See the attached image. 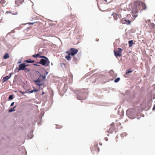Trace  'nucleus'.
Wrapping results in <instances>:
<instances>
[{
  "mask_svg": "<svg viewBox=\"0 0 155 155\" xmlns=\"http://www.w3.org/2000/svg\"><path fill=\"white\" fill-rule=\"evenodd\" d=\"M6 1L5 0H1L0 3L3 6V5L5 4Z\"/></svg>",
  "mask_w": 155,
  "mask_h": 155,
  "instance_id": "5701e85b",
  "label": "nucleus"
},
{
  "mask_svg": "<svg viewBox=\"0 0 155 155\" xmlns=\"http://www.w3.org/2000/svg\"><path fill=\"white\" fill-rule=\"evenodd\" d=\"M27 70V71H30L29 69H28L25 67V65L24 63H22L20 64L19 65V68L18 69V71L21 70Z\"/></svg>",
  "mask_w": 155,
  "mask_h": 155,
  "instance_id": "423d86ee",
  "label": "nucleus"
},
{
  "mask_svg": "<svg viewBox=\"0 0 155 155\" xmlns=\"http://www.w3.org/2000/svg\"><path fill=\"white\" fill-rule=\"evenodd\" d=\"M121 22L122 24H126L127 25H129L131 24L130 21L127 19H122L121 20Z\"/></svg>",
  "mask_w": 155,
  "mask_h": 155,
  "instance_id": "6e6552de",
  "label": "nucleus"
},
{
  "mask_svg": "<svg viewBox=\"0 0 155 155\" xmlns=\"http://www.w3.org/2000/svg\"><path fill=\"white\" fill-rule=\"evenodd\" d=\"M38 63L40 64L43 65L47 66L49 64L50 62L48 60H47L46 59L41 58L40 60V61L38 62Z\"/></svg>",
  "mask_w": 155,
  "mask_h": 155,
  "instance_id": "7ed1b4c3",
  "label": "nucleus"
},
{
  "mask_svg": "<svg viewBox=\"0 0 155 155\" xmlns=\"http://www.w3.org/2000/svg\"><path fill=\"white\" fill-rule=\"evenodd\" d=\"M76 59V58H74V60H75H75H76V59Z\"/></svg>",
  "mask_w": 155,
  "mask_h": 155,
  "instance_id": "72a5a7b5",
  "label": "nucleus"
},
{
  "mask_svg": "<svg viewBox=\"0 0 155 155\" xmlns=\"http://www.w3.org/2000/svg\"><path fill=\"white\" fill-rule=\"evenodd\" d=\"M28 66V65H25V67H26V66Z\"/></svg>",
  "mask_w": 155,
  "mask_h": 155,
  "instance_id": "e433bc0d",
  "label": "nucleus"
},
{
  "mask_svg": "<svg viewBox=\"0 0 155 155\" xmlns=\"http://www.w3.org/2000/svg\"><path fill=\"white\" fill-rule=\"evenodd\" d=\"M34 65L36 66H38V65L36 64H34Z\"/></svg>",
  "mask_w": 155,
  "mask_h": 155,
  "instance_id": "473e14b6",
  "label": "nucleus"
},
{
  "mask_svg": "<svg viewBox=\"0 0 155 155\" xmlns=\"http://www.w3.org/2000/svg\"><path fill=\"white\" fill-rule=\"evenodd\" d=\"M120 80V78H118L115 79L114 81L115 83H117Z\"/></svg>",
  "mask_w": 155,
  "mask_h": 155,
  "instance_id": "b1692460",
  "label": "nucleus"
},
{
  "mask_svg": "<svg viewBox=\"0 0 155 155\" xmlns=\"http://www.w3.org/2000/svg\"><path fill=\"white\" fill-rule=\"evenodd\" d=\"M38 91V90L36 89L35 90H32V91H25V92H23L21 91H20V93H21L22 94H24L26 93H32L36 91Z\"/></svg>",
  "mask_w": 155,
  "mask_h": 155,
  "instance_id": "f8f14e48",
  "label": "nucleus"
},
{
  "mask_svg": "<svg viewBox=\"0 0 155 155\" xmlns=\"http://www.w3.org/2000/svg\"><path fill=\"white\" fill-rule=\"evenodd\" d=\"M128 44L129 47H131L133 44V42L132 40L129 41H128Z\"/></svg>",
  "mask_w": 155,
  "mask_h": 155,
  "instance_id": "2eb2a0df",
  "label": "nucleus"
},
{
  "mask_svg": "<svg viewBox=\"0 0 155 155\" xmlns=\"http://www.w3.org/2000/svg\"><path fill=\"white\" fill-rule=\"evenodd\" d=\"M39 54H37L36 55H33V57H34V58H37V57H38V56H39Z\"/></svg>",
  "mask_w": 155,
  "mask_h": 155,
  "instance_id": "cd10ccee",
  "label": "nucleus"
},
{
  "mask_svg": "<svg viewBox=\"0 0 155 155\" xmlns=\"http://www.w3.org/2000/svg\"><path fill=\"white\" fill-rule=\"evenodd\" d=\"M110 127L107 132L109 133H112L115 130V124L114 123H112L110 125Z\"/></svg>",
  "mask_w": 155,
  "mask_h": 155,
  "instance_id": "0eeeda50",
  "label": "nucleus"
},
{
  "mask_svg": "<svg viewBox=\"0 0 155 155\" xmlns=\"http://www.w3.org/2000/svg\"><path fill=\"white\" fill-rule=\"evenodd\" d=\"M140 6L142 8L141 10L146 9L147 6L144 3L140 1H137L134 3L132 11V15L135 18L137 17L139 12L138 9H140Z\"/></svg>",
  "mask_w": 155,
  "mask_h": 155,
  "instance_id": "f257e3e1",
  "label": "nucleus"
},
{
  "mask_svg": "<svg viewBox=\"0 0 155 155\" xmlns=\"http://www.w3.org/2000/svg\"><path fill=\"white\" fill-rule=\"evenodd\" d=\"M118 51H115V50L114 51V53L115 56L116 57L118 56L120 57L121 56V53L122 51V50L121 48H118Z\"/></svg>",
  "mask_w": 155,
  "mask_h": 155,
  "instance_id": "20e7f679",
  "label": "nucleus"
},
{
  "mask_svg": "<svg viewBox=\"0 0 155 155\" xmlns=\"http://www.w3.org/2000/svg\"><path fill=\"white\" fill-rule=\"evenodd\" d=\"M77 98L78 100H84L85 99V97H83L82 96L79 95H77Z\"/></svg>",
  "mask_w": 155,
  "mask_h": 155,
  "instance_id": "4468645a",
  "label": "nucleus"
},
{
  "mask_svg": "<svg viewBox=\"0 0 155 155\" xmlns=\"http://www.w3.org/2000/svg\"><path fill=\"white\" fill-rule=\"evenodd\" d=\"M13 99V96L12 95H11L9 96L8 99L9 100H12Z\"/></svg>",
  "mask_w": 155,
  "mask_h": 155,
  "instance_id": "a878e982",
  "label": "nucleus"
},
{
  "mask_svg": "<svg viewBox=\"0 0 155 155\" xmlns=\"http://www.w3.org/2000/svg\"><path fill=\"white\" fill-rule=\"evenodd\" d=\"M6 13H11L13 15H16L18 14V13L17 12H15L14 13H12L11 11H7L6 12Z\"/></svg>",
  "mask_w": 155,
  "mask_h": 155,
  "instance_id": "dca6fc26",
  "label": "nucleus"
},
{
  "mask_svg": "<svg viewBox=\"0 0 155 155\" xmlns=\"http://www.w3.org/2000/svg\"><path fill=\"white\" fill-rule=\"evenodd\" d=\"M14 102H12V103H11V104L10 106H11V107L12 106L14 105Z\"/></svg>",
  "mask_w": 155,
  "mask_h": 155,
  "instance_id": "c756f323",
  "label": "nucleus"
},
{
  "mask_svg": "<svg viewBox=\"0 0 155 155\" xmlns=\"http://www.w3.org/2000/svg\"><path fill=\"white\" fill-rule=\"evenodd\" d=\"M113 71H112V70H111L110 71H109V73H113Z\"/></svg>",
  "mask_w": 155,
  "mask_h": 155,
  "instance_id": "7c9ffc66",
  "label": "nucleus"
},
{
  "mask_svg": "<svg viewBox=\"0 0 155 155\" xmlns=\"http://www.w3.org/2000/svg\"><path fill=\"white\" fill-rule=\"evenodd\" d=\"M71 54H69V55H66L65 57V58L68 60L69 61L71 60V57L70 56Z\"/></svg>",
  "mask_w": 155,
  "mask_h": 155,
  "instance_id": "f3484780",
  "label": "nucleus"
},
{
  "mask_svg": "<svg viewBox=\"0 0 155 155\" xmlns=\"http://www.w3.org/2000/svg\"><path fill=\"white\" fill-rule=\"evenodd\" d=\"M25 61L28 63H33L35 61L34 60H27Z\"/></svg>",
  "mask_w": 155,
  "mask_h": 155,
  "instance_id": "412c9836",
  "label": "nucleus"
},
{
  "mask_svg": "<svg viewBox=\"0 0 155 155\" xmlns=\"http://www.w3.org/2000/svg\"><path fill=\"white\" fill-rule=\"evenodd\" d=\"M104 0L105 1L107 2L106 0Z\"/></svg>",
  "mask_w": 155,
  "mask_h": 155,
  "instance_id": "58836bf2",
  "label": "nucleus"
},
{
  "mask_svg": "<svg viewBox=\"0 0 155 155\" xmlns=\"http://www.w3.org/2000/svg\"><path fill=\"white\" fill-rule=\"evenodd\" d=\"M155 109V105H154V107L153 108V110H154Z\"/></svg>",
  "mask_w": 155,
  "mask_h": 155,
  "instance_id": "2f4dec72",
  "label": "nucleus"
},
{
  "mask_svg": "<svg viewBox=\"0 0 155 155\" xmlns=\"http://www.w3.org/2000/svg\"><path fill=\"white\" fill-rule=\"evenodd\" d=\"M16 107V106H15L13 108H12L11 109L9 110L8 111L9 112H11L12 111H15V110L14 109V108Z\"/></svg>",
  "mask_w": 155,
  "mask_h": 155,
  "instance_id": "aec40b11",
  "label": "nucleus"
},
{
  "mask_svg": "<svg viewBox=\"0 0 155 155\" xmlns=\"http://www.w3.org/2000/svg\"><path fill=\"white\" fill-rule=\"evenodd\" d=\"M45 76H42L40 75L38 78L37 80H35L34 81L37 85L41 86V84H40V82L45 79Z\"/></svg>",
  "mask_w": 155,
  "mask_h": 155,
  "instance_id": "f03ea898",
  "label": "nucleus"
},
{
  "mask_svg": "<svg viewBox=\"0 0 155 155\" xmlns=\"http://www.w3.org/2000/svg\"><path fill=\"white\" fill-rule=\"evenodd\" d=\"M34 23H30V24H34Z\"/></svg>",
  "mask_w": 155,
  "mask_h": 155,
  "instance_id": "c9c22d12",
  "label": "nucleus"
},
{
  "mask_svg": "<svg viewBox=\"0 0 155 155\" xmlns=\"http://www.w3.org/2000/svg\"><path fill=\"white\" fill-rule=\"evenodd\" d=\"M36 23H38V24L39 23V22H36Z\"/></svg>",
  "mask_w": 155,
  "mask_h": 155,
  "instance_id": "4c0bfd02",
  "label": "nucleus"
},
{
  "mask_svg": "<svg viewBox=\"0 0 155 155\" xmlns=\"http://www.w3.org/2000/svg\"><path fill=\"white\" fill-rule=\"evenodd\" d=\"M112 15L113 16L114 19L116 20H117L118 18L119 17V15L116 13H113L112 14Z\"/></svg>",
  "mask_w": 155,
  "mask_h": 155,
  "instance_id": "ddd939ff",
  "label": "nucleus"
},
{
  "mask_svg": "<svg viewBox=\"0 0 155 155\" xmlns=\"http://www.w3.org/2000/svg\"><path fill=\"white\" fill-rule=\"evenodd\" d=\"M133 71L130 70V69H129L127 71L126 73V75H127L129 73L132 72Z\"/></svg>",
  "mask_w": 155,
  "mask_h": 155,
  "instance_id": "4be33fe9",
  "label": "nucleus"
},
{
  "mask_svg": "<svg viewBox=\"0 0 155 155\" xmlns=\"http://www.w3.org/2000/svg\"><path fill=\"white\" fill-rule=\"evenodd\" d=\"M24 0H16L15 2L16 6H19L23 2Z\"/></svg>",
  "mask_w": 155,
  "mask_h": 155,
  "instance_id": "9d476101",
  "label": "nucleus"
},
{
  "mask_svg": "<svg viewBox=\"0 0 155 155\" xmlns=\"http://www.w3.org/2000/svg\"><path fill=\"white\" fill-rule=\"evenodd\" d=\"M127 135V134L126 133H123L121 134V137H124V136H126Z\"/></svg>",
  "mask_w": 155,
  "mask_h": 155,
  "instance_id": "393cba45",
  "label": "nucleus"
},
{
  "mask_svg": "<svg viewBox=\"0 0 155 155\" xmlns=\"http://www.w3.org/2000/svg\"><path fill=\"white\" fill-rule=\"evenodd\" d=\"M66 53L68 54V55H69V54L70 53V50L69 51H67L66 52Z\"/></svg>",
  "mask_w": 155,
  "mask_h": 155,
  "instance_id": "c85d7f7f",
  "label": "nucleus"
},
{
  "mask_svg": "<svg viewBox=\"0 0 155 155\" xmlns=\"http://www.w3.org/2000/svg\"><path fill=\"white\" fill-rule=\"evenodd\" d=\"M149 26L153 29H154L155 27V25L153 23H150L149 24Z\"/></svg>",
  "mask_w": 155,
  "mask_h": 155,
  "instance_id": "a211bd4d",
  "label": "nucleus"
},
{
  "mask_svg": "<svg viewBox=\"0 0 155 155\" xmlns=\"http://www.w3.org/2000/svg\"><path fill=\"white\" fill-rule=\"evenodd\" d=\"M44 94V92H43L42 93V95H43Z\"/></svg>",
  "mask_w": 155,
  "mask_h": 155,
  "instance_id": "f704fd0d",
  "label": "nucleus"
},
{
  "mask_svg": "<svg viewBox=\"0 0 155 155\" xmlns=\"http://www.w3.org/2000/svg\"><path fill=\"white\" fill-rule=\"evenodd\" d=\"M70 54H71L72 56H74L78 53V50L75 48H72L70 49Z\"/></svg>",
  "mask_w": 155,
  "mask_h": 155,
  "instance_id": "39448f33",
  "label": "nucleus"
},
{
  "mask_svg": "<svg viewBox=\"0 0 155 155\" xmlns=\"http://www.w3.org/2000/svg\"><path fill=\"white\" fill-rule=\"evenodd\" d=\"M93 151L95 150L97 152H98L99 151V148L98 147V145L97 144H94V147L92 148V150H91L92 151Z\"/></svg>",
  "mask_w": 155,
  "mask_h": 155,
  "instance_id": "1a4fd4ad",
  "label": "nucleus"
},
{
  "mask_svg": "<svg viewBox=\"0 0 155 155\" xmlns=\"http://www.w3.org/2000/svg\"><path fill=\"white\" fill-rule=\"evenodd\" d=\"M9 57V56L8 54L6 53L5 54V55L3 56V58L4 59H6L8 58Z\"/></svg>",
  "mask_w": 155,
  "mask_h": 155,
  "instance_id": "6ab92c4d",
  "label": "nucleus"
},
{
  "mask_svg": "<svg viewBox=\"0 0 155 155\" xmlns=\"http://www.w3.org/2000/svg\"><path fill=\"white\" fill-rule=\"evenodd\" d=\"M11 77V74L9 76H7L5 77H4L3 78L2 82L4 83V82L6 81L7 80H8Z\"/></svg>",
  "mask_w": 155,
  "mask_h": 155,
  "instance_id": "9b49d317",
  "label": "nucleus"
},
{
  "mask_svg": "<svg viewBox=\"0 0 155 155\" xmlns=\"http://www.w3.org/2000/svg\"><path fill=\"white\" fill-rule=\"evenodd\" d=\"M40 57L41 58H44V59H46L47 60H48V58L47 57L45 56H40Z\"/></svg>",
  "mask_w": 155,
  "mask_h": 155,
  "instance_id": "bb28decb",
  "label": "nucleus"
}]
</instances>
